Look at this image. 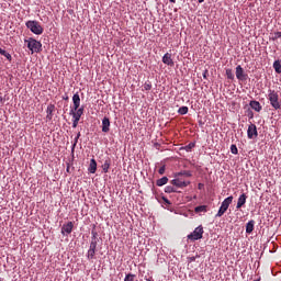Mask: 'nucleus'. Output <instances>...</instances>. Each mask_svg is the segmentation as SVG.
I'll return each mask as SVG.
<instances>
[{
  "label": "nucleus",
  "mask_w": 281,
  "mask_h": 281,
  "mask_svg": "<svg viewBox=\"0 0 281 281\" xmlns=\"http://www.w3.org/2000/svg\"><path fill=\"white\" fill-rule=\"evenodd\" d=\"M159 175H165L166 173V166H162L158 170Z\"/></svg>",
  "instance_id": "obj_34"
},
{
  "label": "nucleus",
  "mask_w": 281,
  "mask_h": 281,
  "mask_svg": "<svg viewBox=\"0 0 281 281\" xmlns=\"http://www.w3.org/2000/svg\"><path fill=\"white\" fill-rule=\"evenodd\" d=\"M203 238V226H198L190 235H188L189 240H201Z\"/></svg>",
  "instance_id": "obj_7"
},
{
  "label": "nucleus",
  "mask_w": 281,
  "mask_h": 281,
  "mask_svg": "<svg viewBox=\"0 0 281 281\" xmlns=\"http://www.w3.org/2000/svg\"><path fill=\"white\" fill-rule=\"evenodd\" d=\"M124 281H135V274L133 273L126 274Z\"/></svg>",
  "instance_id": "obj_30"
},
{
  "label": "nucleus",
  "mask_w": 281,
  "mask_h": 281,
  "mask_svg": "<svg viewBox=\"0 0 281 281\" xmlns=\"http://www.w3.org/2000/svg\"><path fill=\"white\" fill-rule=\"evenodd\" d=\"M231 153H232L233 155H238V147H236V145H232V146H231Z\"/></svg>",
  "instance_id": "obj_32"
},
{
  "label": "nucleus",
  "mask_w": 281,
  "mask_h": 281,
  "mask_svg": "<svg viewBox=\"0 0 281 281\" xmlns=\"http://www.w3.org/2000/svg\"><path fill=\"white\" fill-rule=\"evenodd\" d=\"M166 183H168V177H162L156 181V186H158V188L166 186Z\"/></svg>",
  "instance_id": "obj_23"
},
{
  "label": "nucleus",
  "mask_w": 281,
  "mask_h": 281,
  "mask_svg": "<svg viewBox=\"0 0 281 281\" xmlns=\"http://www.w3.org/2000/svg\"><path fill=\"white\" fill-rule=\"evenodd\" d=\"M91 235L92 237H91L90 248L87 255L88 260H93L95 258V249H98V232L92 231Z\"/></svg>",
  "instance_id": "obj_1"
},
{
  "label": "nucleus",
  "mask_w": 281,
  "mask_h": 281,
  "mask_svg": "<svg viewBox=\"0 0 281 281\" xmlns=\"http://www.w3.org/2000/svg\"><path fill=\"white\" fill-rule=\"evenodd\" d=\"M78 139H80V132L77 134V136L75 137V140L72 143V147H71L72 153H74V150H76V146H78Z\"/></svg>",
  "instance_id": "obj_26"
},
{
  "label": "nucleus",
  "mask_w": 281,
  "mask_h": 281,
  "mask_svg": "<svg viewBox=\"0 0 281 281\" xmlns=\"http://www.w3.org/2000/svg\"><path fill=\"white\" fill-rule=\"evenodd\" d=\"M250 108L257 113H260V111H262V105H260V102L258 101H250Z\"/></svg>",
  "instance_id": "obj_18"
},
{
  "label": "nucleus",
  "mask_w": 281,
  "mask_h": 281,
  "mask_svg": "<svg viewBox=\"0 0 281 281\" xmlns=\"http://www.w3.org/2000/svg\"><path fill=\"white\" fill-rule=\"evenodd\" d=\"M110 126H111V121L109 120V117L105 116L102 120V133H109V131H111Z\"/></svg>",
  "instance_id": "obj_13"
},
{
  "label": "nucleus",
  "mask_w": 281,
  "mask_h": 281,
  "mask_svg": "<svg viewBox=\"0 0 281 281\" xmlns=\"http://www.w3.org/2000/svg\"><path fill=\"white\" fill-rule=\"evenodd\" d=\"M203 78H207V76L204 74V75H203Z\"/></svg>",
  "instance_id": "obj_43"
},
{
  "label": "nucleus",
  "mask_w": 281,
  "mask_h": 281,
  "mask_svg": "<svg viewBox=\"0 0 281 281\" xmlns=\"http://www.w3.org/2000/svg\"><path fill=\"white\" fill-rule=\"evenodd\" d=\"M278 38H281V32H276L272 36V41H278Z\"/></svg>",
  "instance_id": "obj_33"
},
{
  "label": "nucleus",
  "mask_w": 281,
  "mask_h": 281,
  "mask_svg": "<svg viewBox=\"0 0 281 281\" xmlns=\"http://www.w3.org/2000/svg\"><path fill=\"white\" fill-rule=\"evenodd\" d=\"M165 192H166L167 194H172V192H179V191H177V189H176L175 186L172 184V186H167V187L165 188Z\"/></svg>",
  "instance_id": "obj_24"
},
{
  "label": "nucleus",
  "mask_w": 281,
  "mask_h": 281,
  "mask_svg": "<svg viewBox=\"0 0 281 281\" xmlns=\"http://www.w3.org/2000/svg\"><path fill=\"white\" fill-rule=\"evenodd\" d=\"M72 102H74L72 111H78V109H80V94L75 93L72 97Z\"/></svg>",
  "instance_id": "obj_15"
},
{
  "label": "nucleus",
  "mask_w": 281,
  "mask_h": 281,
  "mask_svg": "<svg viewBox=\"0 0 281 281\" xmlns=\"http://www.w3.org/2000/svg\"><path fill=\"white\" fill-rule=\"evenodd\" d=\"M188 111H189L188 106H181L179 108L178 113L179 115H187Z\"/></svg>",
  "instance_id": "obj_27"
},
{
  "label": "nucleus",
  "mask_w": 281,
  "mask_h": 281,
  "mask_svg": "<svg viewBox=\"0 0 281 281\" xmlns=\"http://www.w3.org/2000/svg\"><path fill=\"white\" fill-rule=\"evenodd\" d=\"M195 214H201L207 212V205H200L194 209Z\"/></svg>",
  "instance_id": "obj_22"
},
{
  "label": "nucleus",
  "mask_w": 281,
  "mask_h": 281,
  "mask_svg": "<svg viewBox=\"0 0 281 281\" xmlns=\"http://www.w3.org/2000/svg\"><path fill=\"white\" fill-rule=\"evenodd\" d=\"M256 225V222L254 220H250L247 224H246V234H251V232H254V227Z\"/></svg>",
  "instance_id": "obj_19"
},
{
  "label": "nucleus",
  "mask_w": 281,
  "mask_h": 281,
  "mask_svg": "<svg viewBox=\"0 0 281 281\" xmlns=\"http://www.w3.org/2000/svg\"><path fill=\"white\" fill-rule=\"evenodd\" d=\"M162 200L165 201V203H166L167 205H171V203L168 201V198L162 196Z\"/></svg>",
  "instance_id": "obj_36"
},
{
  "label": "nucleus",
  "mask_w": 281,
  "mask_h": 281,
  "mask_svg": "<svg viewBox=\"0 0 281 281\" xmlns=\"http://www.w3.org/2000/svg\"><path fill=\"white\" fill-rule=\"evenodd\" d=\"M111 168V158H106L104 164L102 165L103 172H109V169Z\"/></svg>",
  "instance_id": "obj_20"
},
{
  "label": "nucleus",
  "mask_w": 281,
  "mask_h": 281,
  "mask_svg": "<svg viewBox=\"0 0 281 281\" xmlns=\"http://www.w3.org/2000/svg\"><path fill=\"white\" fill-rule=\"evenodd\" d=\"M97 170H98V162L92 158L90 160L88 171L90 172V175H95Z\"/></svg>",
  "instance_id": "obj_14"
},
{
  "label": "nucleus",
  "mask_w": 281,
  "mask_h": 281,
  "mask_svg": "<svg viewBox=\"0 0 281 281\" xmlns=\"http://www.w3.org/2000/svg\"><path fill=\"white\" fill-rule=\"evenodd\" d=\"M268 100L276 111L281 109L280 97L278 95V92H276V90H268Z\"/></svg>",
  "instance_id": "obj_2"
},
{
  "label": "nucleus",
  "mask_w": 281,
  "mask_h": 281,
  "mask_svg": "<svg viewBox=\"0 0 281 281\" xmlns=\"http://www.w3.org/2000/svg\"><path fill=\"white\" fill-rule=\"evenodd\" d=\"M273 69L276 71V74H281V60H274L273 63Z\"/></svg>",
  "instance_id": "obj_21"
},
{
  "label": "nucleus",
  "mask_w": 281,
  "mask_h": 281,
  "mask_svg": "<svg viewBox=\"0 0 281 281\" xmlns=\"http://www.w3.org/2000/svg\"><path fill=\"white\" fill-rule=\"evenodd\" d=\"M171 186H173L175 188H188V186H190V181H186L183 179H181L178 175H176V178L173 180H171Z\"/></svg>",
  "instance_id": "obj_8"
},
{
  "label": "nucleus",
  "mask_w": 281,
  "mask_h": 281,
  "mask_svg": "<svg viewBox=\"0 0 281 281\" xmlns=\"http://www.w3.org/2000/svg\"><path fill=\"white\" fill-rule=\"evenodd\" d=\"M71 232H74V222H68L67 224H64L61 226V234L65 236H69V234H71Z\"/></svg>",
  "instance_id": "obj_11"
},
{
  "label": "nucleus",
  "mask_w": 281,
  "mask_h": 281,
  "mask_svg": "<svg viewBox=\"0 0 281 281\" xmlns=\"http://www.w3.org/2000/svg\"><path fill=\"white\" fill-rule=\"evenodd\" d=\"M25 43L30 49V52H32V54H38V52H41V48L43 47V44H41V42L30 37L29 40H25Z\"/></svg>",
  "instance_id": "obj_4"
},
{
  "label": "nucleus",
  "mask_w": 281,
  "mask_h": 281,
  "mask_svg": "<svg viewBox=\"0 0 281 281\" xmlns=\"http://www.w3.org/2000/svg\"><path fill=\"white\" fill-rule=\"evenodd\" d=\"M236 78L237 80H247V74H245V69H243V66L241 65H238L236 67Z\"/></svg>",
  "instance_id": "obj_10"
},
{
  "label": "nucleus",
  "mask_w": 281,
  "mask_h": 281,
  "mask_svg": "<svg viewBox=\"0 0 281 281\" xmlns=\"http://www.w3.org/2000/svg\"><path fill=\"white\" fill-rule=\"evenodd\" d=\"M56 109V105L54 104H48L47 109H46V119L52 120V117H54V111Z\"/></svg>",
  "instance_id": "obj_16"
},
{
  "label": "nucleus",
  "mask_w": 281,
  "mask_h": 281,
  "mask_svg": "<svg viewBox=\"0 0 281 281\" xmlns=\"http://www.w3.org/2000/svg\"><path fill=\"white\" fill-rule=\"evenodd\" d=\"M199 1V3H203V1H205V0H198Z\"/></svg>",
  "instance_id": "obj_41"
},
{
  "label": "nucleus",
  "mask_w": 281,
  "mask_h": 281,
  "mask_svg": "<svg viewBox=\"0 0 281 281\" xmlns=\"http://www.w3.org/2000/svg\"><path fill=\"white\" fill-rule=\"evenodd\" d=\"M234 201V196H228L226 198L223 202L222 205L217 212V214L215 215L217 218H221V216H223V214H225V212H227V210H229V205H232V202Z\"/></svg>",
  "instance_id": "obj_6"
},
{
  "label": "nucleus",
  "mask_w": 281,
  "mask_h": 281,
  "mask_svg": "<svg viewBox=\"0 0 281 281\" xmlns=\"http://www.w3.org/2000/svg\"><path fill=\"white\" fill-rule=\"evenodd\" d=\"M247 137L248 139H256L258 137V128L256 124H250L247 130Z\"/></svg>",
  "instance_id": "obj_9"
},
{
  "label": "nucleus",
  "mask_w": 281,
  "mask_h": 281,
  "mask_svg": "<svg viewBox=\"0 0 281 281\" xmlns=\"http://www.w3.org/2000/svg\"><path fill=\"white\" fill-rule=\"evenodd\" d=\"M0 104H3V97H0Z\"/></svg>",
  "instance_id": "obj_39"
},
{
  "label": "nucleus",
  "mask_w": 281,
  "mask_h": 281,
  "mask_svg": "<svg viewBox=\"0 0 281 281\" xmlns=\"http://www.w3.org/2000/svg\"><path fill=\"white\" fill-rule=\"evenodd\" d=\"M245 203H247V194L243 193L237 201V210H240V207H243V205H245Z\"/></svg>",
  "instance_id": "obj_17"
},
{
  "label": "nucleus",
  "mask_w": 281,
  "mask_h": 281,
  "mask_svg": "<svg viewBox=\"0 0 281 281\" xmlns=\"http://www.w3.org/2000/svg\"><path fill=\"white\" fill-rule=\"evenodd\" d=\"M170 3H177V0H169Z\"/></svg>",
  "instance_id": "obj_40"
},
{
  "label": "nucleus",
  "mask_w": 281,
  "mask_h": 281,
  "mask_svg": "<svg viewBox=\"0 0 281 281\" xmlns=\"http://www.w3.org/2000/svg\"><path fill=\"white\" fill-rule=\"evenodd\" d=\"M191 260H194V258H191Z\"/></svg>",
  "instance_id": "obj_44"
},
{
  "label": "nucleus",
  "mask_w": 281,
  "mask_h": 281,
  "mask_svg": "<svg viewBox=\"0 0 281 281\" xmlns=\"http://www.w3.org/2000/svg\"><path fill=\"white\" fill-rule=\"evenodd\" d=\"M153 89V85L150 82H145L144 83V90L145 91H150Z\"/></svg>",
  "instance_id": "obj_31"
},
{
  "label": "nucleus",
  "mask_w": 281,
  "mask_h": 281,
  "mask_svg": "<svg viewBox=\"0 0 281 281\" xmlns=\"http://www.w3.org/2000/svg\"><path fill=\"white\" fill-rule=\"evenodd\" d=\"M64 100H69V97H65Z\"/></svg>",
  "instance_id": "obj_42"
},
{
  "label": "nucleus",
  "mask_w": 281,
  "mask_h": 281,
  "mask_svg": "<svg viewBox=\"0 0 281 281\" xmlns=\"http://www.w3.org/2000/svg\"><path fill=\"white\" fill-rule=\"evenodd\" d=\"M164 65H168V67H175V61L172 60V55L170 53H166L162 57Z\"/></svg>",
  "instance_id": "obj_12"
},
{
  "label": "nucleus",
  "mask_w": 281,
  "mask_h": 281,
  "mask_svg": "<svg viewBox=\"0 0 281 281\" xmlns=\"http://www.w3.org/2000/svg\"><path fill=\"white\" fill-rule=\"evenodd\" d=\"M83 114L85 106L79 108L77 111H70V115H72V128H78V122H80V117H82Z\"/></svg>",
  "instance_id": "obj_5"
},
{
  "label": "nucleus",
  "mask_w": 281,
  "mask_h": 281,
  "mask_svg": "<svg viewBox=\"0 0 281 281\" xmlns=\"http://www.w3.org/2000/svg\"><path fill=\"white\" fill-rule=\"evenodd\" d=\"M7 53H8V52H5L4 49L0 48V54H1V56H5Z\"/></svg>",
  "instance_id": "obj_37"
},
{
  "label": "nucleus",
  "mask_w": 281,
  "mask_h": 281,
  "mask_svg": "<svg viewBox=\"0 0 281 281\" xmlns=\"http://www.w3.org/2000/svg\"><path fill=\"white\" fill-rule=\"evenodd\" d=\"M198 188H199V190H201V188H203V183H199Z\"/></svg>",
  "instance_id": "obj_38"
},
{
  "label": "nucleus",
  "mask_w": 281,
  "mask_h": 281,
  "mask_svg": "<svg viewBox=\"0 0 281 281\" xmlns=\"http://www.w3.org/2000/svg\"><path fill=\"white\" fill-rule=\"evenodd\" d=\"M27 30H30L33 34H36L37 36H41L43 34L44 30L43 26H41V23L38 21H27L25 23Z\"/></svg>",
  "instance_id": "obj_3"
},
{
  "label": "nucleus",
  "mask_w": 281,
  "mask_h": 281,
  "mask_svg": "<svg viewBox=\"0 0 281 281\" xmlns=\"http://www.w3.org/2000/svg\"><path fill=\"white\" fill-rule=\"evenodd\" d=\"M226 76L228 80H234V72L232 71V69H226Z\"/></svg>",
  "instance_id": "obj_29"
},
{
  "label": "nucleus",
  "mask_w": 281,
  "mask_h": 281,
  "mask_svg": "<svg viewBox=\"0 0 281 281\" xmlns=\"http://www.w3.org/2000/svg\"><path fill=\"white\" fill-rule=\"evenodd\" d=\"M4 56H5L7 60H9V61L12 60V55H10V53H5Z\"/></svg>",
  "instance_id": "obj_35"
},
{
  "label": "nucleus",
  "mask_w": 281,
  "mask_h": 281,
  "mask_svg": "<svg viewBox=\"0 0 281 281\" xmlns=\"http://www.w3.org/2000/svg\"><path fill=\"white\" fill-rule=\"evenodd\" d=\"M194 146H196V144L189 143L187 146L183 147V150H186L187 153H190L192 148H194Z\"/></svg>",
  "instance_id": "obj_28"
},
{
  "label": "nucleus",
  "mask_w": 281,
  "mask_h": 281,
  "mask_svg": "<svg viewBox=\"0 0 281 281\" xmlns=\"http://www.w3.org/2000/svg\"><path fill=\"white\" fill-rule=\"evenodd\" d=\"M178 177H192V171H188V170H184V171H180L178 173H176Z\"/></svg>",
  "instance_id": "obj_25"
}]
</instances>
